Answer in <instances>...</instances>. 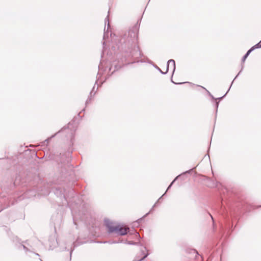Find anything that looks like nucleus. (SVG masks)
Returning a JSON list of instances; mask_svg holds the SVG:
<instances>
[{
  "instance_id": "423d86ee",
  "label": "nucleus",
  "mask_w": 261,
  "mask_h": 261,
  "mask_svg": "<svg viewBox=\"0 0 261 261\" xmlns=\"http://www.w3.org/2000/svg\"><path fill=\"white\" fill-rule=\"evenodd\" d=\"M109 18H108V16L107 17V18H106V19H105V23H107V22H108V27H109Z\"/></svg>"
},
{
  "instance_id": "9d476101",
  "label": "nucleus",
  "mask_w": 261,
  "mask_h": 261,
  "mask_svg": "<svg viewBox=\"0 0 261 261\" xmlns=\"http://www.w3.org/2000/svg\"><path fill=\"white\" fill-rule=\"evenodd\" d=\"M218 105H219L218 102H216V107H217V108H218Z\"/></svg>"
},
{
  "instance_id": "2eb2a0df",
  "label": "nucleus",
  "mask_w": 261,
  "mask_h": 261,
  "mask_svg": "<svg viewBox=\"0 0 261 261\" xmlns=\"http://www.w3.org/2000/svg\"><path fill=\"white\" fill-rule=\"evenodd\" d=\"M222 98H223V96H222V97H220L219 99H222Z\"/></svg>"
},
{
  "instance_id": "9b49d317",
  "label": "nucleus",
  "mask_w": 261,
  "mask_h": 261,
  "mask_svg": "<svg viewBox=\"0 0 261 261\" xmlns=\"http://www.w3.org/2000/svg\"><path fill=\"white\" fill-rule=\"evenodd\" d=\"M102 66V63H100L99 65V68H101V66Z\"/></svg>"
},
{
  "instance_id": "1a4fd4ad",
  "label": "nucleus",
  "mask_w": 261,
  "mask_h": 261,
  "mask_svg": "<svg viewBox=\"0 0 261 261\" xmlns=\"http://www.w3.org/2000/svg\"><path fill=\"white\" fill-rule=\"evenodd\" d=\"M106 37V33L104 32L103 39H105Z\"/></svg>"
},
{
  "instance_id": "7ed1b4c3",
  "label": "nucleus",
  "mask_w": 261,
  "mask_h": 261,
  "mask_svg": "<svg viewBox=\"0 0 261 261\" xmlns=\"http://www.w3.org/2000/svg\"><path fill=\"white\" fill-rule=\"evenodd\" d=\"M144 250H142V253L143 256L141 258H138L136 257V258L135 259V260H136V261H141V260H142L144 258H145L148 255V254H145V253H144V251L146 250V248L144 247Z\"/></svg>"
},
{
  "instance_id": "0eeeda50",
  "label": "nucleus",
  "mask_w": 261,
  "mask_h": 261,
  "mask_svg": "<svg viewBox=\"0 0 261 261\" xmlns=\"http://www.w3.org/2000/svg\"><path fill=\"white\" fill-rule=\"evenodd\" d=\"M178 177H176L175 179H174V180L171 182V184L169 185V186L168 187V189H167V190L171 187L172 185L173 184V182L175 181V180H176V179Z\"/></svg>"
},
{
  "instance_id": "f8f14e48",
  "label": "nucleus",
  "mask_w": 261,
  "mask_h": 261,
  "mask_svg": "<svg viewBox=\"0 0 261 261\" xmlns=\"http://www.w3.org/2000/svg\"><path fill=\"white\" fill-rule=\"evenodd\" d=\"M22 247L24 249H26V247L24 245H23Z\"/></svg>"
},
{
  "instance_id": "dca6fc26",
  "label": "nucleus",
  "mask_w": 261,
  "mask_h": 261,
  "mask_svg": "<svg viewBox=\"0 0 261 261\" xmlns=\"http://www.w3.org/2000/svg\"><path fill=\"white\" fill-rule=\"evenodd\" d=\"M138 234V233H136V235L137 236Z\"/></svg>"
},
{
  "instance_id": "20e7f679",
  "label": "nucleus",
  "mask_w": 261,
  "mask_h": 261,
  "mask_svg": "<svg viewBox=\"0 0 261 261\" xmlns=\"http://www.w3.org/2000/svg\"><path fill=\"white\" fill-rule=\"evenodd\" d=\"M260 47H261L260 41L259 43H258L257 44H256V45L252 46L249 50H251V51H252L254 49H255L256 48H260Z\"/></svg>"
},
{
  "instance_id": "39448f33",
  "label": "nucleus",
  "mask_w": 261,
  "mask_h": 261,
  "mask_svg": "<svg viewBox=\"0 0 261 261\" xmlns=\"http://www.w3.org/2000/svg\"><path fill=\"white\" fill-rule=\"evenodd\" d=\"M251 50H250L249 49L247 51V53L244 55V56L243 57V59H242V62H244L246 59L247 58V57L249 56V55L251 53Z\"/></svg>"
},
{
  "instance_id": "f03ea898",
  "label": "nucleus",
  "mask_w": 261,
  "mask_h": 261,
  "mask_svg": "<svg viewBox=\"0 0 261 261\" xmlns=\"http://www.w3.org/2000/svg\"><path fill=\"white\" fill-rule=\"evenodd\" d=\"M170 66H171L172 69L174 71L175 69V63L174 60L171 59L168 61L167 63V71L166 72H163L159 68H158V69L161 71V73L165 74L168 71Z\"/></svg>"
},
{
  "instance_id": "6e6552de",
  "label": "nucleus",
  "mask_w": 261,
  "mask_h": 261,
  "mask_svg": "<svg viewBox=\"0 0 261 261\" xmlns=\"http://www.w3.org/2000/svg\"><path fill=\"white\" fill-rule=\"evenodd\" d=\"M128 244H135V243H133L132 242H128Z\"/></svg>"
},
{
  "instance_id": "f257e3e1",
  "label": "nucleus",
  "mask_w": 261,
  "mask_h": 261,
  "mask_svg": "<svg viewBox=\"0 0 261 261\" xmlns=\"http://www.w3.org/2000/svg\"><path fill=\"white\" fill-rule=\"evenodd\" d=\"M105 222L110 232H115L123 236L126 234L129 230L128 227H124L121 225H117L108 219H105Z\"/></svg>"
},
{
  "instance_id": "4468645a",
  "label": "nucleus",
  "mask_w": 261,
  "mask_h": 261,
  "mask_svg": "<svg viewBox=\"0 0 261 261\" xmlns=\"http://www.w3.org/2000/svg\"><path fill=\"white\" fill-rule=\"evenodd\" d=\"M222 98H223V96H222V97H220L219 99H222Z\"/></svg>"
},
{
  "instance_id": "ddd939ff",
  "label": "nucleus",
  "mask_w": 261,
  "mask_h": 261,
  "mask_svg": "<svg viewBox=\"0 0 261 261\" xmlns=\"http://www.w3.org/2000/svg\"><path fill=\"white\" fill-rule=\"evenodd\" d=\"M206 91H207V93H209V94H210V95H211V94H210V93L209 92V91H207V90H206Z\"/></svg>"
}]
</instances>
